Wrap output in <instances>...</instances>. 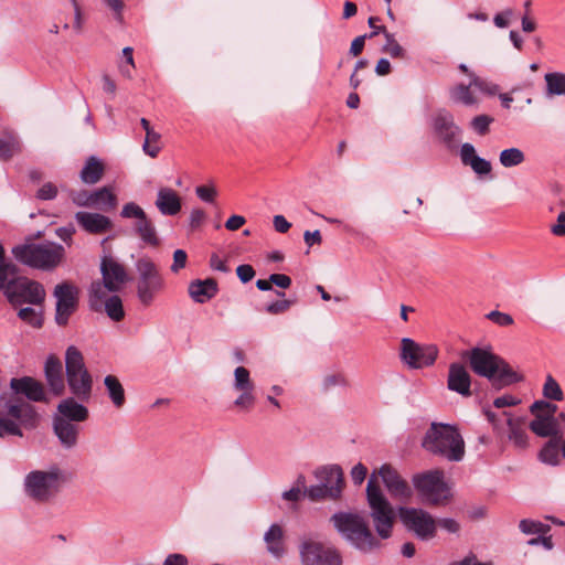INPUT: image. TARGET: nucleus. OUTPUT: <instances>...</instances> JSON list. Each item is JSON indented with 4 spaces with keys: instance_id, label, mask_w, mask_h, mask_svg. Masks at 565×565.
Listing matches in <instances>:
<instances>
[{
    "instance_id": "45",
    "label": "nucleus",
    "mask_w": 565,
    "mask_h": 565,
    "mask_svg": "<svg viewBox=\"0 0 565 565\" xmlns=\"http://www.w3.org/2000/svg\"><path fill=\"white\" fill-rule=\"evenodd\" d=\"M15 266L7 263L1 262L0 263V290L7 286V289L9 287H13L14 278H15Z\"/></svg>"
},
{
    "instance_id": "51",
    "label": "nucleus",
    "mask_w": 565,
    "mask_h": 565,
    "mask_svg": "<svg viewBox=\"0 0 565 565\" xmlns=\"http://www.w3.org/2000/svg\"><path fill=\"white\" fill-rule=\"evenodd\" d=\"M493 121V118H491L488 115H479L476 116L471 120V127L476 132H478L481 136H484L489 131V126Z\"/></svg>"
},
{
    "instance_id": "35",
    "label": "nucleus",
    "mask_w": 565,
    "mask_h": 565,
    "mask_svg": "<svg viewBox=\"0 0 565 565\" xmlns=\"http://www.w3.org/2000/svg\"><path fill=\"white\" fill-rule=\"evenodd\" d=\"M104 385L106 387L108 397L116 408H121L126 403V395L124 386L115 375H107L104 379Z\"/></svg>"
},
{
    "instance_id": "60",
    "label": "nucleus",
    "mask_w": 565,
    "mask_h": 565,
    "mask_svg": "<svg viewBox=\"0 0 565 565\" xmlns=\"http://www.w3.org/2000/svg\"><path fill=\"white\" fill-rule=\"evenodd\" d=\"M188 255L183 249H177L173 253V263L170 267V270L174 274L179 273L186 265Z\"/></svg>"
},
{
    "instance_id": "25",
    "label": "nucleus",
    "mask_w": 565,
    "mask_h": 565,
    "mask_svg": "<svg viewBox=\"0 0 565 565\" xmlns=\"http://www.w3.org/2000/svg\"><path fill=\"white\" fill-rule=\"evenodd\" d=\"M154 205L162 215L174 216L180 213L182 201L175 190L162 186L158 190Z\"/></svg>"
},
{
    "instance_id": "22",
    "label": "nucleus",
    "mask_w": 565,
    "mask_h": 565,
    "mask_svg": "<svg viewBox=\"0 0 565 565\" xmlns=\"http://www.w3.org/2000/svg\"><path fill=\"white\" fill-rule=\"evenodd\" d=\"M434 129L437 136L448 146H451L460 135V128L455 124L452 115L440 110L434 118Z\"/></svg>"
},
{
    "instance_id": "48",
    "label": "nucleus",
    "mask_w": 565,
    "mask_h": 565,
    "mask_svg": "<svg viewBox=\"0 0 565 565\" xmlns=\"http://www.w3.org/2000/svg\"><path fill=\"white\" fill-rule=\"evenodd\" d=\"M470 82L473 89H478L488 95H494L499 90V86L492 83H489L476 74H470Z\"/></svg>"
},
{
    "instance_id": "18",
    "label": "nucleus",
    "mask_w": 565,
    "mask_h": 565,
    "mask_svg": "<svg viewBox=\"0 0 565 565\" xmlns=\"http://www.w3.org/2000/svg\"><path fill=\"white\" fill-rule=\"evenodd\" d=\"M53 433L65 450H72L78 445L81 427L65 417H53Z\"/></svg>"
},
{
    "instance_id": "1",
    "label": "nucleus",
    "mask_w": 565,
    "mask_h": 565,
    "mask_svg": "<svg viewBox=\"0 0 565 565\" xmlns=\"http://www.w3.org/2000/svg\"><path fill=\"white\" fill-rule=\"evenodd\" d=\"M463 358L468 360L477 375L488 379L497 390L519 383L523 379L509 363L490 350L473 348L466 351Z\"/></svg>"
},
{
    "instance_id": "64",
    "label": "nucleus",
    "mask_w": 565,
    "mask_h": 565,
    "mask_svg": "<svg viewBox=\"0 0 565 565\" xmlns=\"http://www.w3.org/2000/svg\"><path fill=\"white\" fill-rule=\"evenodd\" d=\"M551 232L555 236H565V212H561L556 223L551 226Z\"/></svg>"
},
{
    "instance_id": "38",
    "label": "nucleus",
    "mask_w": 565,
    "mask_h": 565,
    "mask_svg": "<svg viewBox=\"0 0 565 565\" xmlns=\"http://www.w3.org/2000/svg\"><path fill=\"white\" fill-rule=\"evenodd\" d=\"M22 151L19 138L14 135L0 137V160L9 161Z\"/></svg>"
},
{
    "instance_id": "24",
    "label": "nucleus",
    "mask_w": 565,
    "mask_h": 565,
    "mask_svg": "<svg viewBox=\"0 0 565 565\" xmlns=\"http://www.w3.org/2000/svg\"><path fill=\"white\" fill-rule=\"evenodd\" d=\"M46 382L51 392L56 395H63L65 391V381L63 376V367L61 360L55 355H50L44 365Z\"/></svg>"
},
{
    "instance_id": "8",
    "label": "nucleus",
    "mask_w": 565,
    "mask_h": 565,
    "mask_svg": "<svg viewBox=\"0 0 565 565\" xmlns=\"http://www.w3.org/2000/svg\"><path fill=\"white\" fill-rule=\"evenodd\" d=\"M135 267L138 275L137 298L142 306L149 307L164 290V277L157 264L148 256L140 257Z\"/></svg>"
},
{
    "instance_id": "46",
    "label": "nucleus",
    "mask_w": 565,
    "mask_h": 565,
    "mask_svg": "<svg viewBox=\"0 0 565 565\" xmlns=\"http://www.w3.org/2000/svg\"><path fill=\"white\" fill-rule=\"evenodd\" d=\"M519 527L524 534H545L550 531V525L530 519L521 520Z\"/></svg>"
},
{
    "instance_id": "53",
    "label": "nucleus",
    "mask_w": 565,
    "mask_h": 565,
    "mask_svg": "<svg viewBox=\"0 0 565 565\" xmlns=\"http://www.w3.org/2000/svg\"><path fill=\"white\" fill-rule=\"evenodd\" d=\"M195 194L201 201L213 203L217 195V190L213 185H200L195 188Z\"/></svg>"
},
{
    "instance_id": "17",
    "label": "nucleus",
    "mask_w": 565,
    "mask_h": 565,
    "mask_svg": "<svg viewBox=\"0 0 565 565\" xmlns=\"http://www.w3.org/2000/svg\"><path fill=\"white\" fill-rule=\"evenodd\" d=\"M375 475L380 476L392 498L407 503L413 497V489L408 482L391 465L384 463Z\"/></svg>"
},
{
    "instance_id": "56",
    "label": "nucleus",
    "mask_w": 565,
    "mask_h": 565,
    "mask_svg": "<svg viewBox=\"0 0 565 565\" xmlns=\"http://www.w3.org/2000/svg\"><path fill=\"white\" fill-rule=\"evenodd\" d=\"M483 414L487 417L488 422L492 425V428L495 431V434L501 435L503 433L501 418L503 415H498L489 407H483Z\"/></svg>"
},
{
    "instance_id": "55",
    "label": "nucleus",
    "mask_w": 565,
    "mask_h": 565,
    "mask_svg": "<svg viewBox=\"0 0 565 565\" xmlns=\"http://www.w3.org/2000/svg\"><path fill=\"white\" fill-rule=\"evenodd\" d=\"M305 493L312 501L329 498V490L326 488V484L322 483L310 486L309 488L306 489Z\"/></svg>"
},
{
    "instance_id": "6",
    "label": "nucleus",
    "mask_w": 565,
    "mask_h": 565,
    "mask_svg": "<svg viewBox=\"0 0 565 565\" xmlns=\"http://www.w3.org/2000/svg\"><path fill=\"white\" fill-rule=\"evenodd\" d=\"M66 381L71 393L79 402H88L92 396L93 377L85 366L82 352L70 345L65 352Z\"/></svg>"
},
{
    "instance_id": "63",
    "label": "nucleus",
    "mask_w": 565,
    "mask_h": 565,
    "mask_svg": "<svg viewBox=\"0 0 565 565\" xmlns=\"http://www.w3.org/2000/svg\"><path fill=\"white\" fill-rule=\"evenodd\" d=\"M236 274L243 284L250 281L255 276V270L250 265L244 264L236 268Z\"/></svg>"
},
{
    "instance_id": "59",
    "label": "nucleus",
    "mask_w": 565,
    "mask_h": 565,
    "mask_svg": "<svg viewBox=\"0 0 565 565\" xmlns=\"http://www.w3.org/2000/svg\"><path fill=\"white\" fill-rule=\"evenodd\" d=\"M206 220V213L199 207L193 209L189 216V226L192 231L198 230Z\"/></svg>"
},
{
    "instance_id": "3",
    "label": "nucleus",
    "mask_w": 565,
    "mask_h": 565,
    "mask_svg": "<svg viewBox=\"0 0 565 565\" xmlns=\"http://www.w3.org/2000/svg\"><path fill=\"white\" fill-rule=\"evenodd\" d=\"M422 445L427 451L450 461H460L465 455V443L461 435L454 426L447 424L433 423Z\"/></svg>"
},
{
    "instance_id": "4",
    "label": "nucleus",
    "mask_w": 565,
    "mask_h": 565,
    "mask_svg": "<svg viewBox=\"0 0 565 565\" xmlns=\"http://www.w3.org/2000/svg\"><path fill=\"white\" fill-rule=\"evenodd\" d=\"M366 499L376 533L383 540L388 539L392 535L395 512L380 488L375 472L371 475L367 481Z\"/></svg>"
},
{
    "instance_id": "14",
    "label": "nucleus",
    "mask_w": 565,
    "mask_h": 565,
    "mask_svg": "<svg viewBox=\"0 0 565 565\" xmlns=\"http://www.w3.org/2000/svg\"><path fill=\"white\" fill-rule=\"evenodd\" d=\"M78 294V288L68 281L55 286L53 296L56 299L55 321L58 326L67 324L77 308Z\"/></svg>"
},
{
    "instance_id": "40",
    "label": "nucleus",
    "mask_w": 565,
    "mask_h": 565,
    "mask_svg": "<svg viewBox=\"0 0 565 565\" xmlns=\"http://www.w3.org/2000/svg\"><path fill=\"white\" fill-rule=\"evenodd\" d=\"M525 154L519 148H508L500 152L499 161L500 164L504 168H513L520 166L524 162Z\"/></svg>"
},
{
    "instance_id": "37",
    "label": "nucleus",
    "mask_w": 565,
    "mask_h": 565,
    "mask_svg": "<svg viewBox=\"0 0 565 565\" xmlns=\"http://www.w3.org/2000/svg\"><path fill=\"white\" fill-rule=\"evenodd\" d=\"M544 79L546 85L545 93L547 96H565V73H546Z\"/></svg>"
},
{
    "instance_id": "9",
    "label": "nucleus",
    "mask_w": 565,
    "mask_h": 565,
    "mask_svg": "<svg viewBox=\"0 0 565 565\" xmlns=\"http://www.w3.org/2000/svg\"><path fill=\"white\" fill-rule=\"evenodd\" d=\"M60 483L61 473L57 468L49 471L35 470L26 475L24 488L33 500L46 502L57 493Z\"/></svg>"
},
{
    "instance_id": "50",
    "label": "nucleus",
    "mask_w": 565,
    "mask_h": 565,
    "mask_svg": "<svg viewBox=\"0 0 565 565\" xmlns=\"http://www.w3.org/2000/svg\"><path fill=\"white\" fill-rule=\"evenodd\" d=\"M530 411L533 415L554 416L557 412V406L547 401L540 399L531 405Z\"/></svg>"
},
{
    "instance_id": "7",
    "label": "nucleus",
    "mask_w": 565,
    "mask_h": 565,
    "mask_svg": "<svg viewBox=\"0 0 565 565\" xmlns=\"http://www.w3.org/2000/svg\"><path fill=\"white\" fill-rule=\"evenodd\" d=\"M412 482L425 504L446 505L451 500V489L445 481V473L440 469L415 473Z\"/></svg>"
},
{
    "instance_id": "52",
    "label": "nucleus",
    "mask_w": 565,
    "mask_h": 565,
    "mask_svg": "<svg viewBox=\"0 0 565 565\" xmlns=\"http://www.w3.org/2000/svg\"><path fill=\"white\" fill-rule=\"evenodd\" d=\"M291 305V300L280 299L266 305L265 311L269 315H280L289 310Z\"/></svg>"
},
{
    "instance_id": "5",
    "label": "nucleus",
    "mask_w": 565,
    "mask_h": 565,
    "mask_svg": "<svg viewBox=\"0 0 565 565\" xmlns=\"http://www.w3.org/2000/svg\"><path fill=\"white\" fill-rule=\"evenodd\" d=\"M64 247L54 243L23 244L12 248L14 258L32 268L50 270L55 268L64 257Z\"/></svg>"
},
{
    "instance_id": "54",
    "label": "nucleus",
    "mask_w": 565,
    "mask_h": 565,
    "mask_svg": "<svg viewBox=\"0 0 565 565\" xmlns=\"http://www.w3.org/2000/svg\"><path fill=\"white\" fill-rule=\"evenodd\" d=\"M71 199L77 206L90 207V205L94 204L92 201V192L86 190L72 192Z\"/></svg>"
},
{
    "instance_id": "29",
    "label": "nucleus",
    "mask_w": 565,
    "mask_h": 565,
    "mask_svg": "<svg viewBox=\"0 0 565 565\" xmlns=\"http://www.w3.org/2000/svg\"><path fill=\"white\" fill-rule=\"evenodd\" d=\"M217 294V284L214 279L193 280L189 285V295L198 303H204Z\"/></svg>"
},
{
    "instance_id": "30",
    "label": "nucleus",
    "mask_w": 565,
    "mask_h": 565,
    "mask_svg": "<svg viewBox=\"0 0 565 565\" xmlns=\"http://www.w3.org/2000/svg\"><path fill=\"white\" fill-rule=\"evenodd\" d=\"M530 429L540 437L555 438L561 436L554 416L534 415V419L530 423Z\"/></svg>"
},
{
    "instance_id": "32",
    "label": "nucleus",
    "mask_w": 565,
    "mask_h": 565,
    "mask_svg": "<svg viewBox=\"0 0 565 565\" xmlns=\"http://www.w3.org/2000/svg\"><path fill=\"white\" fill-rule=\"evenodd\" d=\"M502 415L507 417L505 422L509 427L508 438L514 444L515 447L524 449L527 447V434L523 427L521 419L513 418L510 413L503 412Z\"/></svg>"
},
{
    "instance_id": "47",
    "label": "nucleus",
    "mask_w": 565,
    "mask_h": 565,
    "mask_svg": "<svg viewBox=\"0 0 565 565\" xmlns=\"http://www.w3.org/2000/svg\"><path fill=\"white\" fill-rule=\"evenodd\" d=\"M18 317L34 328H40L43 322L41 312H38L31 307L21 308L18 312Z\"/></svg>"
},
{
    "instance_id": "19",
    "label": "nucleus",
    "mask_w": 565,
    "mask_h": 565,
    "mask_svg": "<svg viewBox=\"0 0 565 565\" xmlns=\"http://www.w3.org/2000/svg\"><path fill=\"white\" fill-rule=\"evenodd\" d=\"M447 388L463 397L471 396V376L461 363L454 362L449 365Z\"/></svg>"
},
{
    "instance_id": "10",
    "label": "nucleus",
    "mask_w": 565,
    "mask_h": 565,
    "mask_svg": "<svg viewBox=\"0 0 565 565\" xmlns=\"http://www.w3.org/2000/svg\"><path fill=\"white\" fill-rule=\"evenodd\" d=\"M301 565H342L338 548L312 537H303L298 546Z\"/></svg>"
},
{
    "instance_id": "21",
    "label": "nucleus",
    "mask_w": 565,
    "mask_h": 565,
    "mask_svg": "<svg viewBox=\"0 0 565 565\" xmlns=\"http://www.w3.org/2000/svg\"><path fill=\"white\" fill-rule=\"evenodd\" d=\"M78 225L89 234H104L111 230V220L103 214L79 211L75 214Z\"/></svg>"
},
{
    "instance_id": "16",
    "label": "nucleus",
    "mask_w": 565,
    "mask_h": 565,
    "mask_svg": "<svg viewBox=\"0 0 565 565\" xmlns=\"http://www.w3.org/2000/svg\"><path fill=\"white\" fill-rule=\"evenodd\" d=\"M6 292L12 305H41L45 298L43 286L32 280L17 281L13 287H9Z\"/></svg>"
},
{
    "instance_id": "23",
    "label": "nucleus",
    "mask_w": 565,
    "mask_h": 565,
    "mask_svg": "<svg viewBox=\"0 0 565 565\" xmlns=\"http://www.w3.org/2000/svg\"><path fill=\"white\" fill-rule=\"evenodd\" d=\"M10 386L15 393L25 395L30 401L47 402L43 384L33 377L12 379Z\"/></svg>"
},
{
    "instance_id": "62",
    "label": "nucleus",
    "mask_w": 565,
    "mask_h": 565,
    "mask_svg": "<svg viewBox=\"0 0 565 565\" xmlns=\"http://www.w3.org/2000/svg\"><path fill=\"white\" fill-rule=\"evenodd\" d=\"M366 476H367V468L361 462L356 463L351 470V478H352V481L354 482V484H358V486L362 484L363 481L365 480Z\"/></svg>"
},
{
    "instance_id": "27",
    "label": "nucleus",
    "mask_w": 565,
    "mask_h": 565,
    "mask_svg": "<svg viewBox=\"0 0 565 565\" xmlns=\"http://www.w3.org/2000/svg\"><path fill=\"white\" fill-rule=\"evenodd\" d=\"M76 397H67L62 399L57 405L58 414L53 417H65L71 423L85 422L88 418V409Z\"/></svg>"
},
{
    "instance_id": "49",
    "label": "nucleus",
    "mask_w": 565,
    "mask_h": 565,
    "mask_svg": "<svg viewBox=\"0 0 565 565\" xmlns=\"http://www.w3.org/2000/svg\"><path fill=\"white\" fill-rule=\"evenodd\" d=\"M120 216L122 218H136V221H141L147 216V214L137 203L129 202L122 206Z\"/></svg>"
},
{
    "instance_id": "61",
    "label": "nucleus",
    "mask_w": 565,
    "mask_h": 565,
    "mask_svg": "<svg viewBox=\"0 0 565 565\" xmlns=\"http://www.w3.org/2000/svg\"><path fill=\"white\" fill-rule=\"evenodd\" d=\"M57 195V188L51 183H44L36 192V198L40 200H53Z\"/></svg>"
},
{
    "instance_id": "44",
    "label": "nucleus",
    "mask_w": 565,
    "mask_h": 565,
    "mask_svg": "<svg viewBox=\"0 0 565 565\" xmlns=\"http://www.w3.org/2000/svg\"><path fill=\"white\" fill-rule=\"evenodd\" d=\"M160 139L161 135L157 131H148V135H146L142 149L151 158H156L161 150Z\"/></svg>"
},
{
    "instance_id": "39",
    "label": "nucleus",
    "mask_w": 565,
    "mask_h": 565,
    "mask_svg": "<svg viewBox=\"0 0 565 565\" xmlns=\"http://www.w3.org/2000/svg\"><path fill=\"white\" fill-rule=\"evenodd\" d=\"M472 89L471 82L468 85L458 84L450 89V97L456 103L471 106L477 103Z\"/></svg>"
},
{
    "instance_id": "58",
    "label": "nucleus",
    "mask_w": 565,
    "mask_h": 565,
    "mask_svg": "<svg viewBox=\"0 0 565 565\" xmlns=\"http://www.w3.org/2000/svg\"><path fill=\"white\" fill-rule=\"evenodd\" d=\"M487 318L500 327H507L513 323V318L510 315L497 310L489 312Z\"/></svg>"
},
{
    "instance_id": "34",
    "label": "nucleus",
    "mask_w": 565,
    "mask_h": 565,
    "mask_svg": "<svg viewBox=\"0 0 565 565\" xmlns=\"http://www.w3.org/2000/svg\"><path fill=\"white\" fill-rule=\"evenodd\" d=\"M539 459L550 466H558L562 461L561 454V436L551 438L544 444L543 448L539 454Z\"/></svg>"
},
{
    "instance_id": "28",
    "label": "nucleus",
    "mask_w": 565,
    "mask_h": 565,
    "mask_svg": "<svg viewBox=\"0 0 565 565\" xmlns=\"http://www.w3.org/2000/svg\"><path fill=\"white\" fill-rule=\"evenodd\" d=\"M460 159L462 164L469 166L475 173L479 175L489 174L491 172L490 161L479 157L473 145L466 142L460 148Z\"/></svg>"
},
{
    "instance_id": "13",
    "label": "nucleus",
    "mask_w": 565,
    "mask_h": 565,
    "mask_svg": "<svg viewBox=\"0 0 565 565\" xmlns=\"http://www.w3.org/2000/svg\"><path fill=\"white\" fill-rule=\"evenodd\" d=\"M109 291L99 284H92L88 303L95 312H105L113 321L119 322L125 318L122 300L117 295L108 296Z\"/></svg>"
},
{
    "instance_id": "2",
    "label": "nucleus",
    "mask_w": 565,
    "mask_h": 565,
    "mask_svg": "<svg viewBox=\"0 0 565 565\" xmlns=\"http://www.w3.org/2000/svg\"><path fill=\"white\" fill-rule=\"evenodd\" d=\"M330 521L334 529L356 550L369 553L381 546L380 541L372 534L365 519L358 513L338 512Z\"/></svg>"
},
{
    "instance_id": "43",
    "label": "nucleus",
    "mask_w": 565,
    "mask_h": 565,
    "mask_svg": "<svg viewBox=\"0 0 565 565\" xmlns=\"http://www.w3.org/2000/svg\"><path fill=\"white\" fill-rule=\"evenodd\" d=\"M385 44L383 46V52L388 54L393 58H405L406 52L396 41L394 34L385 32Z\"/></svg>"
},
{
    "instance_id": "26",
    "label": "nucleus",
    "mask_w": 565,
    "mask_h": 565,
    "mask_svg": "<svg viewBox=\"0 0 565 565\" xmlns=\"http://www.w3.org/2000/svg\"><path fill=\"white\" fill-rule=\"evenodd\" d=\"M267 552L276 559H280L287 552L285 531L281 525L274 523L264 534Z\"/></svg>"
},
{
    "instance_id": "15",
    "label": "nucleus",
    "mask_w": 565,
    "mask_h": 565,
    "mask_svg": "<svg viewBox=\"0 0 565 565\" xmlns=\"http://www.w3.org/2000/svg\"><path fill=\"white\" fill-rule=\"evenodd\" d=\"M100 273L103 280L93 281L92 284H99L105 288V291L117 292L129 280L125 266L111 256L103 257Z\"/></svg>"
},
{
    "instance_id": "20",
    "label": "nucleus",
    "mask_w": 565,
    "mask_h": 565,
    "mask_svg": "<svg viewBox=\"0 0 565 565\" xmlns=\"http://www.w3.org/2000/svg\"><path fill=\"white\" fill-rule=\"evenodd\" d=\"M316 477L320 483L326 484L330 499H338L340 497L344 484L343 471L340 466H324L316 471Z\"/></svg>"
},
{
    "instance_id": "12",
    "label": "nucleus",
    "mask_w": 565,
    "mask_h": 565,
    "mask_svg": "<svg viewBox=\"0 0 565 565\" xmlns=\"http://www.w3.org/2000/svg\"><path fill=\"white\" fill-rule=\"evenodd\" d=\"M438 348L435 344H418L413 339L403 338L401 341V360L409 369H423L435 363Z\"/></svg>"
},
{
    "instance_id": "33",
    "label": "nucleus",
    "mask_w": 565,
    "mask_h": 565,
    "mask_svg": "<svg viewBox=\"0 0 565 565\" xmlns=\"http://www.w3.org/2000/svg\"><path fill=\"white\" fill-rule=\"evenodd\" d=\"M104 164L95 156H90L81 171V180L86 184L97 183L104 175Z\"/></svg>"
},
{
    "instance_id": "11",
    "label": "nucleus",
    "mask_w": 565,
    "mask_h": 565,
    "mask_svg": "<svg viewBox=\"0 0 565 565\" xmlns=\"http://www.w3.org/2000/svg\"><path fill=\"white\" fill-rule=\"evenodd\" d=\"M398 514L406 529L412 531L419 540L427 541L436 535L437 522L427 511L401 507Z\"/></svg>"
},
{
    "instance_id": "42",
    "label": "nucleus",
    "mask_w": 565,
    "mask_h": 565,
    "mask_svg": "<svg viewBox=\"0 0 565 565\" xmlns=\"http://www.w3.org/2000/svg\"><path fill=\"white\" fill-rule=\"evenodd\" d=\"M543 396L546 399H552V401H557V402L563 401V398H564V393H563L559 384L551 374H548L545 379V383L543 385Z\"/></svg>"
},
{
    "instance_id": "41",
    "label": "nucleus",
    "mask_w": 565,
    "mask_h": 565,
    "mask_svg": "<svg viewBox=\"0 0 565 565\" xmlns=\"http://www.w3.org/2000/svg\"><path fill=\"white\" fill-rule=\"evenodd\" d=\"M233 387L236 391H254V383L250 379L249 371L244 366H237L234 371Z\"/></svg>"
},
{
    "instance_id": "31",
    "label": "nucleus",
    "mask_w": 565,
    "mask_h": 565,
    "mask_svg": "<svg viewBox=\"0 0 565 565\" xmlns=\"http://www.w3.org/2000/svg\"><path fill=\"white\" fill-rule=\"evenodd\" d=\"M136 235L148 246L158 247L160 238L153 222L146 216L141 221H136L134 224Z\"/></svg>"
},
{
    "instance_id": "36",
    "label": "nucleus",
    "mask_w": 565,
    "mask_h": 565,
    "mask_svg": "<svg viewBox=\"0 0 565 565\" xmlns=\"http://www.w3.org/2000/svg\"><path fill=\"white\" fill-rule=\"evenodd\" d=\"M92 201L94 204H92L90 207L106 212L114 210L117 205V198L108 186H103L96 191H93Z\"/></svg>"
},
{
    "instance_id": "57",
    "label": "nucleus",
    "mask_w": 565,
    "mask_h": 565,
    "mask_svg": "<svg viewBox=\"0 0 565 565\" xmlns=\"http://www.w3.org/2000/svg\"><path fill=\"white\" fill-rule=\"evenodd\" d=\"M239 396L234 401V405L245 409H250L255 403L254 391H239Z\"/></svg>"
}]
</instances>
